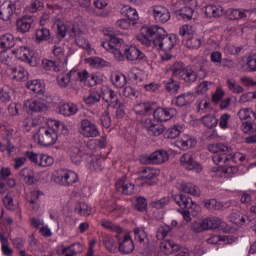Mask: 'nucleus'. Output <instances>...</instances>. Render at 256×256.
Instances as JSON below:
<instances>
[{"instance_id": "obj_51", "label": "nucleus", "mask_w": 256, "mask_h": 256, "mask_svg": "<svg viewBox=\"0 0 256 256\" xmlns=\"http://www.w3.org/2000/svg\"><path fill=\"white\" fill-rule=\"evenodd\" d=\"M83 155H85V153H83L81 149L75 148L70 154L71 162L74 163V165H81V161H83Z\"/></svg>"}, {"instance_id": "obj_58", "label": "nucleus", "mask_w": 256, "mask_h": 256, "mask_svg": "<svg viewBox=\"0 0 256 256\" xmlns=\"http://www.w3.org/2000/svg\"><path fill=\"white\" fill-rule=\"evenodd\" d=\"M186 45L189 49H199L201 47V38L197 36H192L186 38Z\"/></svg>"}, {"instance_id": "obj_53", "label": "nucleus", "mask_w": 256, "mask_h": 256, "mask_svg": "<svg viewBox=\"0 0 256 256\" xmlns=\"http://www.w3.org/2000/svg\"><path fill=\"white\" fill-rule=\"evenodd\" d=\"M53 163H55V160L52 156H49L47 154H40V157L38 159L39 167H51Z\"/></svg>"}, {"instance_id": "obj_44", "label": "nucleus", "mask_w": 256, "mask_h": 256, "mask_svg": "<svg viewBox=\"0 0 256 256\" xmlns=\"http://www.w3.org/2000/svg\"><path fill=\"white\" fill-rule=\"evenodd\" d=\"M203 221L206 231L209 229H218V227H221V223H223V220H221L219 217H209Z\"/></svg>"}, {"instance_id": "obj_12", "label": "nucleus", "mask_w": 256, "mask_h": 256, "mask_svg": "<svg viewBox=\"0 0 256 256\" xmlns=\"http://www.w3.org/2000/svg\"><path fill=\"white\" fill-rule=\"evenodd\" d=\"M246 157L245 154L241 152H235L234 154H222V155H216L214 157V163L215 165H229V163H237L240 161L243 163L245 161Z\"/></svg>"}, {"instance_id": "obj_45", "label": "nucleus", "mask_w": 256, "mask_h": 256, "mask_svg": "<svg viewBox=\"0 0 256 256\" xmlns=\"http://www.w3.org/2000/svg\"><path fill=\"white\" fill-rule=\"evenodd\" d=\"M60 62L59 61H53L49 59L42 60V67L46 71H55V73H58V71H61V68L59 67Z\"/></svg>"}, {"instance_id": "obj_19", "label": "nucleus", "mask_w": 256, "mask_h": 256, "mask_svg": "<svg viewBox=\"0 0 256 256\" xmlns=\"http://www.w3.org/2000/svg\"><path fill=\"white\" fill-rule=\"evenodd\" d=\"M70 37L75 39L76 45L81 49H89V41L85 38L83 30L79 29V26H72L70 31Z\"/></svg>"}, {"instance_id": "obj_2", "label": "nucleus", "mask_w": 256, "mask_h": 256, "mask_svg": "<svg viewBox=\"0 0 256 256\" xmlns=\"http://www.w3.org/2000/svg\"><path fill=\"white\" fill-rule=\"evenodd\" d=\"M101 47L112 53L116 61H147V55L136 46H125V41L115 35H110V40L101 42Z\"/></svg>"}, {"instance_id": "obj_8", "label": "nucleus", "mask_w": 256, "mask_h": 256, "mask_svg": "<svg viewBox=\"0 0 256 256\" xmlns=\"http://www.w3.org/2000/svg\"><path fill=\"white\" fill-rule=\"evenodd\" d=\"M13 53L16 59L20 61H24V63H28L30 67H37L39 65V61L37 57L33 56V53L29 50L27 46H20L13 50Z\"/></svg>"}, {"instance_id": "obj_15", "label": "nucleus", "mask_w": 256, "mask_h": 256, "mask_svg": "<svg viewBox=\"0 0 256 256\" xmlns=\"http://www.w3.org/2000/svg\"><path fill=\"white\" fill-rule=\"evenodd\" d=\"M152 15L156 23H167L171 19L169 8L163 5H154L151 7Z\"/></svg>"}, {"instance_id": "obj_61", "label": "nucleus", "mask_w": 256, "mask_h": 256, "mask_svg": "<svg viewBox=\"0 0 256 256\" xmlns=\"http://www.w3.org/2000/svg\"><path fill=\"white\" fill-rule=\"evenodd\" d=\"M211 87H213V82L202 81L197 87L198 95H205V93H207Z\"/></svg>"}, {"instance_id": "obj_5", "label": "nucleus", "mask_w": 256, "mask_h": 256, "mask_svg": "<svg viewBox=\"0 0 256 256\" xmlns=\"http://www.w3.org/2000/svg\"><path fill=\"white\" fill-rule=\"evenodd\" d=\"M134 239L140 244L142 255L149 256L155 253L157 243L149 239V234L145 231V227H136L133 229Z\"/></svg>"}, {"instance_id": "obj_21", "label": "nucleus", "mask_w": 256, "mask_h": 256, "mask_svg": "<svg viewBox=\"0 0 256 256\" xmlns=\"http://www.w3.org/2000/svg\"><path fill=\"white\" fill-rule=\"evenodd\" d=\"M160 250L164 255H172L181 251V245L175 243L173 240L164 239L160 243Z\"/></svg>"}, {"instance_id": "obj_33", "label": "nucleus", "mask_w": 256, "mask_h": 256, "mask_svg": "<svg viewBox=\"0 0 256 256\" xmlns=\"http://www.w3.org/2000/svg\"><path fill=\"white\" fill-rule=\"evenodd\" d=\"M10 71L13 75V79L16 81H27V79H29V72H27L23 66L12 67Z\"/></svg>"}, {"instance_id": "obj_62", "label": "nucleus", "mask_w": 256, "mask_h": 256, "mask_svg": "<svg viewBox=\"0 0 256 256\" xmlns=\"http://www.w3.org/2000/svg\"><path fill=\"white\" fill-rule=\"evenodd\" d=\"M124 13L127 17L126 19L130 20V22L139 20V14L135 8L128 7L124 10Z\"/></svg>"}, {"instance_id": "obj_4", "label": "nucleus", "mask_w": 256, "mask_h": 256, "mask_svg": "<svg viewBox=\"0 0 256 256\" xmlns=\"http://www.w3.org/2000/svg\"><path fill=\"white\" fill-rule=\"evenodd\" d=\"M170 71L172 73V77L183 81L187 85L195 83V81H197V78L199 77V74H197V72L193 70V68L185 66V63L181 61L175 62L170 67Z\"/></svg>"}, {"instance_id": "obj_1", "label": "nucleus", "mask_w": 256, "mask_h": 256, "mask_svg": "<svg viewBox=\"0 0 256 256\" xmlns=\"http://www.w3.org/2000/svg\"><path fill=\"white\" fill-rule=\"evenodd\" d=\"M136 39L141 45H145V47L154 45L156 49H161L162 51H171L179 43V36L176 34H167L163 27L158 25L143 26Z\"/></svg>"}, {"instance_id": "obj_40", "label": "nucleus", "mask_w": 256, "mask_h": 256, "mask_svg": "<svg viewBox=\"0 0 256 256\" xmlns=\"http://www.w3.org/2000/svg\"><path fill=\"white\" fill-rule=\"evenodd\" d=\"M148 134L152 137H159L165 131V127L161 123H153L151 122L149 126H147Z\"/></svg>"}, {"instance_id": "obj_36", "label": "nucleus", "mask_w": 256, "mask_h": 256, "mask_svg": "<svg viewBox=\"0 0 256 256\" xmlns=\"http://www.w3.org/2000/svg\"><path fill=\"white\" fill-rule=\"evenodd\" d=\"M21 179H24L26 185H33L35 183V172L31 170V168L24 167L18 173Z\"/></svg>"}, {"instance_id": "obj_41", "label": "nucleus", "mask_w": 256, "mask_h": 256, "mask_svg": "<svg viewBox=\"0 0 256 256\" xmlns=\"http://www.w3.org/2000/svg\"><path fill=\"white\" fill-rule=\"evenodd\" d=\"M200 121H202L203 125H205V127L208 129H215L219 123V119H217V117H215L213 114H208L201 117Z\"/></svg>"}, {"instance_id": "obj_38", "label": "nucleus", "mask_w": 256, "mask_h": 256, "mask_svg": "<svg viewBox=\"0 0 256 256\" xmlns=\"http://www.w3.org/2000/svg\"><path fill=\"white\" fill-rule=\"evenodd\" d=\"M111 82L117 89H123L127 85V77L123 73H115L111 77Z\"/></svg>"}, {"instance_id": "obj_13", "label": "nucleus", "mask_w": 256, "mask_h": 256, "mask_svg": "<svg viewBox=\"0 0 256 256\" xmlns=\"http://www.w3.org/2000/svg\"><path fill=\"white\" fill-rule=\"evenodd\" d=\"M19 2L6 1L0 5V19L2 21H11L12 17L19 13L17 9Z\"/></svg>"}, {"instance_id": "obj_56", "label": "nucleus", "mask_w": 256, "mask_h": 256, "mask_svg": "<svg viewBox=\"0 0 256 256\" xmlns=\"http://www.w3.org/2000/svg\"><path fill=\"white\" fill-rule=\"evenodd\" d=\"M3 204L5 205L6 209H9L10 211H15V209L19 208V203L13 202V197H11L9 194L3 198Z\"/></svg>"}, {"instance_id": "obj_39", "label": "nucleus", "mask_w": 256, "mask_h": 256, "mask_svg": "<svg viewBox=\"0 0 256 256\" xmlns=\"http://www.w3.org/2000/svg\"><path fill=\"white\" fill-rule=\"evenodd\" d=\"M26 87L33 91V93H38L42 95L45 91V85L41 83L40 80H31L26 83Z\"/></svg>"}, {"instance_id": "obj_7", "label": "nucleus", "mask_w": 256, "mask_h": 256, "mask_svg": "<svg viewBox=\"0 0 256 256\" xmlns=\"http://www.w3.org/2000/svg\"><path fill=\"white\" fill-rule=\"evenodd\" d=\"M157 177H159V170L146 167L140 171L137 181L140 182L141 187H153V185H157Z\"/></svg>"}, {"instance_id": "obj_57", "label": "nucleus", "mask_w": 256, "mask_h": 256, "mask_svg": "<svg viewBox=\"0 0 256 256\" xmlns=\"http://www.w3.org/2000/svg\"><path fill=\"white\" fill-rule=\"evenodd\" d=\"M57 83H58L59 87H61L62 89L69 87V83H71V78L69 77V74L62 73V74L58 75Z\"/></svg>"}, {"instance_id": "obj_18", "label": "nucleus", "mask_w": 256, "mask_h": 256, "mask_svg": "<svg viewBox=\"0 0 256 256\" xmlns=\"http://www.w3.org/2000/svg\"><path fill=\"white\" fill-rule=\"evenodd\" d=\"M24 109L27 113H41L47 109V104L41 99H28L24 101Z\"/></svg>"}, {"instance_id": "obj_35", "label": "nucleus", "mask_w": 256, "mask_h": 256, "mask_svg": "<svg viewBox=\"0 0 256 256\" xmlns=\"http://www.w3.org/2000/svg\"><path fill=\"white\" fill-rule=\"evenodd\" d=\"M43 41H51V30L45 26H41L36 30V43H43Z\"/></svg>"}, {"instance_id": "obj_26", "label": "nucleus", "mask_w": 256, "mask_h": 256, "mask_svg": "<svg viewBox=\"0 0 256 256\" xmlns=\"http://www.w3.org/2000/svg\"><path fill=\"white\" fill-rule=\"evenodd\" d=\"M44 195L45 194L41 190H32L30 192L29 203H30V207L33 211H39V209L41 207V198Z\"/></svg>"}, {"instance_id": "obj_46", "label": "nucleus", "mask_w": 256, "mask_h": 256, "mask_svg": "<svg viewBox=\"0 0 256 256\" xmlns=\"http://www.w3.org/2000/svg\"><path fill=\"white\" fill-rule=\"evenodd\" d=\"M87 167L89 171H95L96 173H100V171H103V160L94 157L89 161Z\"/></svg>"}, {"instance_id": "obj_37", "label": "nucleus", "mask_w": 256, "mask_h": 256, "mask_svg": "<svg viewBox=\"0 0 256 256\" xmlns=\"http://www.w3.org/2000/svg\"><path fill=\"white\" fill-rule=\"evenodd\" d=\"M193 8L189 6H184L176 12V17L182 19L183 21H191L193 19Z\"/></svg>"}, {"instance_id": "obj_16", "label": "nucleus", "mask_w": 256, "mask_h": 256, "mask_svg": "<svg viewBox=\"0 0 256 256\" xmlns=\"http://www.w3.org/2000/svg\"><path fill=\"white\" fill-rule=\"evenodd\" d=\"M117 193L121 195H133L135 193V185L131 183L125 176H122L115 183Z\"/></svg>"}, {"instance_id": "obj_50", "label": "nucleus", "mask_w": 256, "mask_h": 256, "mask_svg": "<svg viewBox=\"0 0 256 256\" xmlns=\"http://www.w3.org/2000/svg\"><path fill=\"white\" fill-rule=\"evenodd\" d=\"M0 241L2 245V253L6 256L13 255V250L9 247V239L4 233H0Z\"/></svg>"}, {"instance_id": "obj_24", "label": "nucleus", "mask_w": 256, "mask_h": 256, "mask_svg": "<svg viewBox=\"0 0 256 256\" xmlns=\"http://www.w3.org/2000/svg\"><path fill=\"white\" fill-rule=\"evenodd\" d=\"M247 13L249 10L230 8L226 11L227 17L231 21H247Z\"/></svg>"}, {"instance_id": "obj_43", "label": "nucleus", "mask_w": 256, "mask_h": 256, "mask_svg": "<svg viewBox=\"0 0 256 256\" xmlns=\"http://www.w3.org/2000/svg\"><path fill=\"white\" fill-rule=\"evenodd\" d=\"M75 211H77L78 215H81V217H89L93 208L85 202H79L75 207Z\"/></svg>"}, {"instance_id": "obj_27", "label": "nucleus", "mask_w": 256, "mask_h": 256, "mask_svg": "<svg viewBox=\"0 0 256 256\" xmlns=\"http://www.w3.org/2000/svg\"><path fill=\"white\" fill-rule=\"evenodd\" d=\"M15 36L11 33H6L0 36V49L2 51H9V49H13L15 47Z\"/></svg>"}, {"instance_id": "obj_60", "label": "nucleus", "mask_w": 256, "mask_h": 256, "mask_svg": "<svg viewBox=\"0 0 256 256\" xmlns=\"http://www.w3.org/2000/svg\"><path fill=\"white\" fill-rule=\"evenodd\" d=\"M179 135H181V131H179V128H177V126L168 128L167 131L164 132L165 139H177Z\"/></svg>"}, {"instance_id": "obj_59", "label": "nucleus", "mask_w": 256, "mask_h": 256, "mask_svg": "<svg viewBox=\"0 0 256 256\" xmlns=\"http://www.w3.org/2000/svg\"><path fill=\"white\" fill-rule=\"evenodd\" d=\"M88 63L92 67H108L109 66V62H107L103 58H99V57L89 58Z\"/></svg>"}, {"instance_id": "obj_17", "label": "nucleus", "mask_w": 256, "mask_h": 256, "mask_svg": "<svg viewBox=\"0 0 256 256\" xmlns=\"http://www.w3.org/2000/svg\"><path fill=\"white\" fill-rule=\"evenodd\" d=\"M35 27V16L25 15L17 20L16 29L18 33H29Z\"/></svg>"}, {"instance_id": "obj_3", "label": "nucleus", "mask_w": 256, "mask_h": 256, "mask_svg": "<svg viewBox=\"0 0 256 256\" xmlns=\"http://www.w3.org/2000/svg\"><path fill=\"white\" fill-rule=\"evenodd\" d=\"M69 130L64 123L59 120H50L48 126L40 127L34 134V139H38V143L44 147H51L57 143L59 135H67Z\"/></svg>"}, {"instance_id": "obj_64", "label": "nucleus", "mask_w": 256, "mask_h": 256, "mask_svg": "<svg viewBox=\"0 0 256 256\" xmlns=\"http://www.w3.org/2000/svg\"><path fill=\"white\" fill-rule=\"evenodd\" d=\"M13 58L10 57L9 54H7V51H3L0 53V62L3 65H7L8 67H13Z\"/></svg>"}, {"instance_id": "obj_32", "label": "nucleus", "mask_w": 256, "mask_h": 256, "mask_svg": "<svg viewBox=\"0 0 256 256\" xmlns=\"http://www.w3.org/2000/svg\"><path fill=\"white\" fill-rule=\"evenodd\" d=\"M180 191H183L184 193H187L188 195H193L194 197H200L201 196V189L199 187L191 182H183L180 185Z\"/></svg>"}, {"instance_id": "obj_23", "label": "nucleus", "mask_w": 256, "mask_h": 256, "mask_svg": "<svg viewBox=\"0 0 256 256\" xmlns=\"http://www.w3.org/2000/svg\"><path fill=\"white\" fill-rule=\"evenodd\" d=\"M174 145L178 147V149H181V151H187L197 145V140L189 135H185L176 140Z\"/></svg>"}, {"instance_id": "obj_42", "label": "nucleus", "mask_w": 256, "mask_h": 256, "mask_svg": "<svg viewBox=\"0 0 256 256\" xmlns=\"http://www.w3.org/2000/svg\"><path fill=\"white\" fill-rule=\"evenodd\" d=\"M165 89L168 93H179V89H181V83L175 80V77L169 78L165 83Z\"/></svg>"}, {"instance_id": "obj_22", "label": "nucleus", "mask_w": 256, "mask_h": 256, "mask_svg": "<svg viewBox=\"0 0 256 256\" xmlns=\"http://www.w3.org/2000/svg\"><path fill=\"white\" fill-rule=\"evenodd\" d=\"M172 199L182 209H191V207H197V204L193 202L191 197L183 193L173 195Z\"/></svg>"}, {"instance_id": "obj_47", "label": "nucleus", "mask_w": 256, "mask_h": 256, "mask_svg": "<svg viewBox=\"0 0 256 256\" xmlns=\"http://www.w3.org/2000/svg\"><path fill=\"white\" fill-rule=\"evenodd\" d=\"M238 117L241 121H247V119H255L256 113L251 108H242L238 112Z\"/></svg>"}, {"instance_id": "obj_10", "label": "nucleus", "mask_w": 256, "mask_h": 256, "mask_svg": "<svg viewBox=\"0 0 256 256\" xmlns=\"http://www.w3.org/2000/svg\"><path fill=\"white\" fill-rule=\"evenodd\" d=\"M180 163L184 169L187 171H192V173H201L203 171V166L193 157L191 153H185L180 157Z\"/></svg>"}, {"instance_id": "obj_9", "label": "nucleus", "mask_w": 256, "mask_h": 256, "mask_svg": "<svg viewBox=\"0 0 256 256\" xmlns=\"http://www.w3.org/2000/svg\"><path fill=\"white\" fill-rule=\"evenodd\" d=\"M118 239V251L121 255H131L135 251V242L129 234H124L122 237L116 235Z\"/></svg>"}, {"instance_id": "obj_25", "label": "nucleus", "mask_w": 256, "mask_h": 256, "mask_svg": "<svg viewBox=\"0 0 256 256\" xmlns=\"http://www.w3.org/2000/svg\"><path fill=\"white\" fill-rule=\"evenodd\" d=\"M203 12L208 19H213L223 16V7L220 5L209 4L203 8Z\"/></svg>"}, {"instance_id": "obj_30", "label": "nucleus", "mask_w": 256, "mask_h": 256, "mask_svg": "<svg viewBox=\"0 0 256 256\" xmlns=\"http://www.w3.org/2000/svg\"><path fill=\"white\" fill-rule=\"evenodd\" d=\"M58 111L61 115H64V117H71V115H76L79 111V106L74 104L73 102L61 104L58 107Z\"/></svg>"}, {"instance_id": "obj_34", "label": "nucleus", "mask_w": 256, "mask_h": 256, "mask_svg": "<svg viewBox=\"0 0 256 256\" xmlns=\"http://www.w3.org/2000/svg\"><path fill=\"white\" fill-rule=\"evenodd\" d=\"M212 173H217L218 177H223V174L227 177H233V175H237V173H239V168L237 166H227L223 169L212 168Z\"/></svg>"}, {"instance_id": "obj_31", "label": "nucleus", "mask_w": 256, "mask_h": 256, "mask_svg": "<svg viewBox=\"0 0 256 256\" xmlns=\"http://www.w3.org/2000/svg\"><path fill=\"white\" fill-rule=\"evenodd\" d=\"M208 151L213 153L212 160L215 163V157H217V155H227V153H229V148L221 143H216L209 144Z\"/></svg>"}, {"instance_id": "obj_52", "label": "nucleus", "mask_w": 256, "mask_h": 256, "mask_svg": "<svg viewBox=\"0 0 256 256\" xmlns=\"http://www.w3.org/2000/svg\"><path fill=\"white\" fill-rule=\"evenodd\" d=\"M102 241L107 251H109L110 253L117 252V245H115V239H113L111 236H105Z\"/></svg>"}, {"instance_id": "obj_20", "label": "nucleus", "mask_w": 256, "mask_h": 256, "mask_svg": "<svg viewBox=\"0 0 256 256\" xmlns=\"http://www.w3.org/2000/svg\"><path fill=\"white\" fill-rule=\"evenodd\" d=\"M195 101V94L193 92H186L174 97L171 101L172 105L176 107H185Z\"/></svg>"}, {"instance_id": "obj_28", "label": "nucleus", "mask_w": 256, "mask_h": 256, "mask_svg": "<svg viewBox=\"0 0 256 256\" xmlns=\"http://www.w3.org/2000/svg\"><path fill=\"white\" fill-rule=\"evenodd\" d=\"M150 156L152 165H163V163L169 161V152L166 150H156Z\"/></svg>"}, {"instance_id": "obj_29", "label": "nucleus", "mask_w": 256, "mask_h": 256, "mask_svg": "<svg viewBox=\"0 0 256 256\" xmlns=\"http://www.w3.org/2000/svg\"><path fill=\"white\" fill-rule=\"evenodd\" d=\"M133 109L136 115H151V113H153V109H155V103L153 102L139 103L134 105Z\"/></svg>"}, {"instance_id": "obj_11", "label": "nucleus", "mask_w": 256, "mask_h": 256, "mask_svg": "<svg viewBox=\"0 0 256 256\" xmlns=\"http://www.w3.org/2000/svg\"><path fill=\"white\" fill-rule=\"evenodd\" d=\"M79 133L87 139L99 137L97 125L89 119H82L80 122Z\"/></svg>"}, {"instance_id": "obj_63", "label": "nucleus", "mask_w": 256, "mask_h": 256, "mask_svg": "<svg viewBox=\"0 0 256 256\" xmlns=\"http://www.w3.org/2000/svg\"><path fill=\"white\" fill-rule=\"evenodd\" d=\"M167 205H169V197H163L151 203V207L154 209H164Z\"/></svg>"}, {"instance_id": "obj_54", "label": "nucleus", "mask_w": 256, "mask_h": 256, "mask_svg": "<svg viewBox=\"0 0 256 256\" xmlns=\"http://www.w3.org/2000/svg\"><path fill=\"white\" fill-rule=\"evenodd\" d=\"M226 86L228 87L229 91H231L232 93L239 94L245 91L243 86L239 85L237 82L231 79L226 80Z\"/></svg>"}, {"instance_id": "obj_6", "label": "nucleus", "mask_w": 256, "mask_h": 256, "mask_svg": "<svg viewBox=\"0 0 256 256\" xmlns=\"http://www.w3.org/2000/svg\"><path fill=\"white\" fill-rule=\"evenodd\" d=\"M53 179L58 185L69 187V185H74L79 181V176L71 170L60 169L54 173Z\"/></svg>"}, {"instance_id": "obj_48", "label": "nucleus", "mask_w": 256, "mask_h": 256, "mask_svg": "<svg viewBox=\"0 0 256 256\" xmlns=\"http://www.w3.org/2000/svg\"><path fill=\"white\" fill-rule=\"evenodd\" d=\"M101 225L102 227H104V229H109L110 231L117 233V235H121V233H123L122 227H120L118 224H115L109 220H103Z\"/></svg>"}, {"instance_id": "obj_55", "label": "nucleus", "mask_w": 256, "mask_h": 256, "mask_svg": "<svg viewBox=\"0 0 256 256\" xmlns=\"http://www.w3.org/2000/svg\"><path fill=\"white\" fill-rule=\"evenodd\" d=\"M204 207L210 211H221L223 204L215 199H210L204 203Z\"/></svg>"}, {"instance_id": "obj_14", "label": "nucleus", "mask_w": 256, "mask_h": 256, "mask_svg": "<svg viewBox=\"0 0 256 256\" xmlns=\"http://www.w3.org/2000/svg\"><path fill=\"white\" fill-rule=\"evenodd\" d=\"M152 113L156 121L164 122L173 119V116L177 113V110H175V108L156 107V104L154 103Z\"/></svg>"}, {"instance_id": "obj_49", "label": "nucleus", "mask_w": 256, "mask_h": 256, "mask_svg": "<svg viewBox=\"0 0 256 256\" xmlns=\"http://www.w3.org/2000/svg\"><path fill=\"white\" fill-rule=\"evenodd\" d=\"M99 101H101V94L98 91H92L88 96L84 97L86 105H95Z\"/></svg>"}]
</instances>
